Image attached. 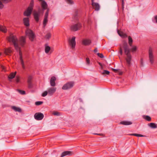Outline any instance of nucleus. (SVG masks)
<instances>
[{
  "instance_id": "1",
  "label": "nucleus",
  "mask_w": 157,
  "mask_h": 157,
  "mask_svg": "<svg viewBox=\"0 0 157 157\" xmlns=\"http://www.w3.org/2000/svg\"><path fill=\"white\" fill-rule=\"evenodd\" d=\"M119 52L121 55L123 54L122 48H123L125 54L127 56L126 59V61L128 64L130 65L131 64V61L132 59L130 52L134 53L137 50V47L136 46H132L131 48H129L127 43L125 41H123L122 44L120 45Z\"/></svg>"
},
{
  "instance_id": "2",
  "label": "nucleus",
  "mask_w": 157,
  "mask_h": 157,
  "mask_svg": "<svg viewBox=\"0 0 157 157\" xmlns=\"http://www.w3.org/2000/svg\"><path fill=\"white\" fill-rule=\"evenodd\" d=\"M33 1H31L29 6L27 10L24 12V15L25 16H29L30 15L33 10Z\"/></svg>"
},
{
  "instance_id": "3",
  "label": "nucleus",
  "mask_w": 157,
  "mask_h": 157,
  "mask_svg": "<svg viewBox=\"0 0 157 157\" xmlns=\"http://www.w3.org/2000/svg\"><path fill=\"white\" fill-rule=\"evenodd\" d=\"M25 34L28 36L29 39L31 41H33L35 37V35L34 32L31 30L28 29L25 31Z\"/></svg>"
},
{
  "instance_id": "4",
  "label": "nucleus",
  "mask_w": 157,
  "mask_h": 157,
  "mask_svg": "<svg viewBox=\"0 0 157 157\" xmlns=\"http://www.w3.org/2000/svg\"><path fill=\"white\" fill-rule=\"evenodd\" d=\"M82 27L81 23L78 22L77 23L72 25L70 27L71 30L72 31H76L80 30Z\"/></svg>"
},
{
  "instance_id": "5",
  "label": "nucleus",
  "mask_w": 157,
  "mask_h": 157,
  "mask_svg": "<svg viewBox=\"0 0 157 157\" xmlns=\"http://www.w3.org/2000/svg\"><path fill=\"white\" fill-rule=\"evenodd\" d=\"M74 85L73 82H69L65 84L62 87V89L63 90H67L72 88Z\"/></svg>"
},
{
  "instance_id": "6",
  "label": "nucleus",
  "mask_w": 157,
  "mask_h": 157,
  "mask_svg": "<svg viewBox=\"0 0 157 157\" xmlns=\"http://www.w3.org/2000/svg\"><path fill=\"white\" fill-rule=\"evenodd\" d=\"M8 41L10 42H12L13 45H16V43L18 42V39L15 36L12 34L10 35L7 38Z\"/></svg>"
},
{
  "instance_id": "7",
  "label": "nucleus",
  "mask_w": 157,
  "mask_h": 157,
  "mask_svg": "<svg viewBox=\"0 0 157 157\" xmlns=\"http://www.w3.org/2000/svg\"><path fill=\"white\" fill-rule=\"evenodd\" d=\"M149 58L151 64H152L154 61V58L152 52V48L150 47L149 49Z\"/></svg>"
},
{
  "instance_id": "8",
  "label": "nucleus",
  "mask_w": 157,
  "mask_h": 157,
  "mask_svg": "<svg viewBox=\"0 0 157 157\" xmlns=\"http://www.w3.org/2000/svg\"><path fill=\"white\" fill-rule=\"evenodd\" d=\"M34 18L36 22H38L39 20V18L40 16V11H34L33 13Z\"/></svg>"
},
{
  "instance_id": "9",
  "label": "nucleus",
  "mask_w": 157,
  "mask_h": 157,
  "mask_svg": "<svg viewBox=\"0 0 157 157\" xmlns=\"http://www.w3.org/2000/svg\"><path fill=\"white\" fill-rule=\"evenodd\" d=\"M75 37L73 36L71 39H69L68 41L69 45L71 46L72 49H74L75 46L76 42L75 41Z\"/></svg>"
},
{
  "instance_id": "10",
  "label": "nucleus",
  "mask_w": 157,
  "mask_h": 157,
  "mask_svg": "<svg viewBox=\"0 0 157 157\" xmlns=\"http://www.w3.org/2000/svg\"><path fill=\"white\" fill-rule=\"evenodd\" d=\"M34 117L37 120H41L44 118V115L41 113H36L34 114Z\"/></svg>"
},
{
  "instance_id": "11",
  "label": "nucleus",
  "mask_w": 157,
  "mask_h": 157,
  "mask_svg": "<svg viewBox=\"0 0 157 157\" xmlns=\"http://www.w3.org/2000/svg\"><path fill=\"white\" fill-rule=\"evenodd\" d=\"M49 11V9H47L44 15V18L43 21V25L44 27L46 25L48 21V15Z\"/></svg>"
},
{
  "instance_id": "12",
  "label": "nucleus",
  "mask_w": 157,
  "mask_h": 157,
  "mask_svg": "<svg viewBox=\"0 0 157 157\" xmlns=\"http://www.w3.org/2000/svg\"><path fill=\"white\" fill-rule=\"evenodd\" d=\"M91 40L89 39H83L82 41V44L85 46H88L91 44Z\"/></svg>"
},
{
  "instance_id": "13",
  "label": "nucleus",
  "mask_w": 157,
  "mask_h": 157,
  "mask_svg": "<svg viewBox=\"0 0 157 157\" xmlns=\"http://www.w3.org/2000/svg\"><path fill=\"white\" fill-rule=\"evenodd\" d=\"M56 90V88L54 87H50L48 89V93L49 95L52 96L55 93Z\"/></svg>"
},
{
  "instance_id": "14",
  "label": "nucleus",
  "mask_w": 157,
  "mask_h": 157,
  "mask_svg": "<svg viewBox=\"0 0 157 157\" xmlns=\"http://www.w3.org/2000/svg\"><path fill=\"white\" fill-rule=\"evenodd\" d=\"M19 55L20 56V61H21V65H22V67L23 69H24L25 68V66L23 60V59H22V53L21 51L20 50H19Z\"/></svg>"
},
{
  "instance_id": "15",
  "label": "nucleus",
  "mask_w": 157,
  "mask_h": 157,
  "mask_svg": "<svg viewBox=\"0 0 157 157\" xmlns=\"http://www.w3.org/2000/svg\"><path fill=\"white\" fill-rule=\"evenodd\" d=\"M56 79V78L55 76H52L50 80V84L51 86L54 87L56 86L55 81Z\"/></svg>"
},
{
  "instance_id": "16",
  "label": "nucleus",
  "mask_w": 157,
  "mask_h": 157,
  "mask_svg": "<svg viewBox=\"0 0 157 157\" xmlns=\"http://www.w3.org/2000/svg\"><path fill=\"white\" fill-rule=\"evenodd\" d=\"M26 42L25 37L21 36L19 39V43L21 46H23Z\"/></svg>"
},
{
  "instance_id": "17",
  "label": "nucleus",
  "mask_w": 157,
  "mask_h": 157,
  "mask_svg": "<svg viewBox=\"0 0 157 157\" xmlns=\"http://www.w3.org/2000/svg\"><path fill=\"white\" fill-rule=\"evenodd\" d=\"M92 5L95 10L98 11L99 10L100 6L98 3L95 2L92 3Z\"/></svg>"
},
{
  "instance_id": "18",
  "label": "nucleus",
  "mask_w": 157,
  "mask_h": 157,
  "mask_svg": "<svg viewBox=\"0 0 157 157\" xmlns=\"http://www.w3.org/2000/svg\"><path fill=\"white\" fill-rule=\"evenodd\" d=\"M24 25L26 26H29V20L28 18H24L23 20Z\"/></svg>"
},
{
  "instance_id": "19",
  "label": "nucleus",
  "mask_w": 157,
  "mask_h": 157,
  "mask_svg": "<svg viewBox=\"0 0 157 157\" xmlns=\"http://www.w3.org/2000/svg\"><path fill=\"white\" fill-rule=\"evenodd\" d=\"M72 155V152L69 151H66L63 152L61 155V157H63L67 155Z\"/></svg>"
},
{
  "instance_id": "20",
  "label": "nucleus",
  "mask_w": 157,
  "mask_h": 157,
  "mask_svg": "<svg viewBox=\"0 0 157 157\" xmlns=\"http://www.w3.org/2000/svg\"><path fill=\"white\" fill-rule=\"evenodd\" d=\"M120 124L124 125H128L132 124V122L130 121H123L121 122Z\"/></svg>"
},
{
  "instance_id": "21",
  "label": "nucleus",
  "mask_w": 157,
  "mask_h": 157,
  "mask_svg": "<svg viewBox=\"0 0 157 157\" xmlns=\"http://www.w3.org/2000/svg\"><path fill=\"white\" fill-rule=\"evenodd\" d=\"M41 3V6L43 10H46L47 9L48 5L46 2L44 1H42Z\"/></svg>"
},
{
  "instance_id": "22",
  "label": "nucleus",
  "mask_w": 157,
  "mask_h": 157,
  "mask_svg": "<svg viewBox=\"0 0 157 157\" xmlns=\"http://www.w3.org/2000/svg\"><path fill=\"white\" fill-rule=\"evenodd\" d=\"M117 33L119 36L123 38H125L127 36V34L122 32L118 30Z\"/></svg>"
},
{
  "instance_id": "23",
  "label": "nucleus",
  "mask_w": 157,
  "mask_h": 157,
  "mask_svg": "<svg viewBox=\"0 0 157 157\" xmlns=\"http://www.w3.org/2000/svg\"><path fill=\"white\" fill-rule=\"evenodd\" d=\"M17 73V72L16 71L14 72L11 73L9 75L8 78L9 79H12L14 78Z\"/></svg>"
},
{
  "instance_id": "24",
  "label": "nucleus",
  "mask_w": 157,
  "mask_h": 157,
  "mask_svg": "<svg viewBox=\"0 0 157 157\" xmlns=\"http://www.w3.org/2000/svg\"><path fill=\"white\" fill-rule=\"evenodd\" d=\"M128 43L130 47L132 46L133 44V40L132 38L130 36H129L128 37Z\"/></svg>"
},
{
  "instance_id": "25",
  "label": "nucleus",
  "mask_w": 157,
  "mask_h": 157,
  "mask_svg": "<svg viewBox=\"0 0 157 157\" xmlns=\"http://www.w3.org/2000/svg\"><path fill=\"white\" fill-rule=\"evenodd\" d=\"M0 30L4 33H6L7 31V29L6 27L0 25Z\"/></svg>"
},
{
  "instance_id": "26",
  "label": "nucleus",
  "mask_w": 157,
  "mask_h": 157,
  "mask_svg": "<svg viewBox=\"0 0 157 157\" xmlns=\"http://www.w3.org/2000/svg\"><path fill=\"white\" fill-rule=\"evenodd\" d=\"M51 49V48L47 44L45 45V52L46 53H48Z\"/></svg>"
},
{
  "instance_id": "27",
  "label": "nucleus",
  "mask_w": 157,
  "mask_h": 157,
  "mask_svg": "<svg viewBox=\"0 0 157 157\" xmlns=\"http://www.w3.org/2000/svg\"><path fill=\"white\" fill-rule=\"evenodd\" d=\"M148 125L150 127L153 128H155L157 127L156 124L153 123H150L148 124Z\"/></svg>"
},
{
  "instance_id": "28",
  "label": "nucleus",
  "mask_w": 157,
  "mask_h": 157,
  "mask_svg": "<svg viewBox=\"0 0 157 157\" xmlns=\"http://www.w3.org/2000/svg\"><path fill=\"white\" fill-rule=\"evenodd\" d=\"M4 52L6 54L9 55L11 53L12 51L10 48H8L6 49Z\"/></svg>"
},
{
  "instance_id": "29",
  "label": "nucleus",
  "mask_w": 157,
  "mask_h": 157,
  "mask_svg": "<svg viewBox=\"0 0 157 157\" xmlns=\"http://www.w3.org/2000/svg\"><path fill=\"white\" fill-rule=\"evenodd\" d=\"M112 71L115 73H119V74L121 75L122 74V71H120L119 69H116L114 68H112Z\"/></svg>"
},
{
  "instance_id": "30",
  "label": "nucleus",
  "mask_w": 157,
  "mask_h": 157,
  "mask_svg": "<svg viewBox=\"0 0 157 157\" xmlns=\"http://www.w3.org/2000/svg\"><path fill=\"white\" fill-rule=\"evenodd\" d=\"M130 136H134L137 137H144V136L142 135L136 134V133H132V134H128Z\"/></svg>"
},
{
  "instance_id": "31",
  "label": "nucleus",
  "mask_w": 157,
  "mask_h": 157,
  "mask_svg": "<svg viewBox=\"0 0 157 157\" xmlns=\"http://www.w3.org/2000/svg\"><path fill=\"white\" fill-rule=\"evenodd\" d=\"M13 109L16 111H17L19 112H21V109L18 107H17L15 106H13Z\"/></svg>"
},
{
  "instance_id": "32",
  "label": "nucleus",
  "mask_w": 157,
  "mask_h": 157,
  "mask_svg": "<svg viewBox=\"0 0 157 157\" xmlns=\"http://www.w3.org/2000/svg\"><path fill=\"white\" fill-rule=\"evenodd\" d=\"M33 78V76L31 75L28 76L27 78V82H32V79Z\"/></svg>"
},
{
  "instance_id": "33",
  "label": "nucleus",
  "mask_w": 157,
  "mask_h": 157,
  "mask_svg": "<svg viewBox=\"0 0 157 157\" xmlns=\"http://www.w3.org/2000/svg\"><path fill=\"white\" fill-rule=\"evenodd\" d=\"M144 118L147 121H151V117L148 116H144Z\"/></svg>"
},
{
  "instance_id": "34",
  "label": "nucleus",
  "mask_w": 157,
  "mask_h": 157,
  "mask_svg": "<svg viewBox=\"0 0 157 157\" xmlns=\"http://www.w3.org/2000/svg\"><path fill=\"white\" fill-rule=\"evenodd\" d=\"M110 74V72L109 71L106 70H104L103 71V72L101 73V74L103 75H109Z\"/></svg>"
},
{
  "instance_id": "35",
  "label": "nucleus",
  "mask_w": 157,
  "mask_h": 157,
  "mask_svg": "<svg viewBox=\"0 0 157 157\" xmlns=\"http://www.w3.org/2000/svg\"><path fill=\"white\" fill-rule=\"evenodd\" d=\"M51 34L50 33H47L46 35L45 36V38L47 39H48L51 37Z\"/></svg>"
},
{
  "instance_id": "36",
  "label": "nucleus",
  "mask_w": 157,
  "mask_h": 157,
  "mask_svg": "<svg viewBox=\"0 0 157 157\" xmlns=\"http://www.w3.org/2000/svg\"><path fill=\"white\" fill-rule=\"evenodd\" d=\"M53 114L55 116H59L60 115V113L57 111H54L53 113Z\"/></svg>"
},
{
  "instance_id": "37",
  "label": "nucleus",
  "mask_w": 157,
  "mask_h": 157,
  "mask_svg": "<svg viewBox=\"0 0 157 157\" xmlns=\"http://www.w3.org/2000/svg\"><path fill=\"white\" fill-rule=\"evenodd\" d=\"M74 19L75 20H77L78 19V13L77 12H75L74 15Z\"/></svg>"
},
{
  "instance_id": "38",
  "label": "nucleus",
  "mask_w": 157,
  "mask_h": 157,
  "mask_svg": "<svg viewBox=\"0 0 157 157\" xmlns=\"http://www.w3.org/2000/svg\"><path fill=\"white\" fill-rule=\"evenodd\" d=\"M15 80L16 83H18L20 82V77L19 76H17L16 77Z\"/></svg>"
},
{
  "instance_id": "39",
  "label": "nucleus",
  "mask_w": 157,
  "mask_h": 157,
  "mask_svg": "<svg viewBox=\"0 0 157 157\" xmlns=\"http://www.w3.org/2000/svg\"><path fill=\"white\" fill-rule=\"evenodd\" d=\"M18 92L21 94H25V91L21 90H18Z\"/></svg>"
},
{
  "instance_id": "40",
  "label": "nucleus",
  "mask_w": 157,
  "mask_h": 157,
  "mask_svg": "<svg viewBox=\"0 0 157 157\" xmlns=\"http://www.w3.org/2000/svg\"><path fill=\"white\" fill-rule=\"evenodd\" d=\"M3 3H7L11 1L12 0H1Z\"/></svg>"
},
{
  "instance_id": "41",
  "label": "nucleus",
  "mask_w": 157,
  "mask_h": 157,
  "mask_svg": "<svg viewBox=\"0 0 157 157\" xmlns=\"http://www.w3.org/2000/svg\"><path fill=\"white\" fill-rule=\"evenodd\" d=\"M48 94V91H44L42 94V96L43 97H45L47 94Z\"/></svg>"
},
{
  "instance_id": "42",
  "label": "nucleus",
  "mask_w": 157,
  "mask_h": 157,
  "mask_svg": "<svg viewBox=\"0 0 157 157\" xmlns=\"http://www.w3.org/2000/svg\"><path fill=\"white\" fill-rule=\"evenodd\" d=\"M28 84V87L29 88H31L33 87L32 82H27Z\"/></svg>"
},
{
  "instance_id": "43",
  "label": "nucleus",
  "mask_w": 157,
  "mask_h": 157,
  "mask_svg": "<svg viewBox=\"0 0 157 157\" xmlns=\"http://www.w3.org/2000/svg\"><path fill=\"white\" fill-rule=\"evenodd\" d=\"M43 102L41 101H38L35 102V104L36 105H40L42 104Z\"/></svg>"
},
{
  "instance_id": "44",
  "label": "nucleus",
  "mask_w": 157,
  "mask_h": 157,
  "mask_svg": "<svg viewBox=\"0 0 157 157\" xmlns=\"http://www.w3.org/2000/svg\"><path fill=\"white\" fill-rule=\"evenodd\" d=\"M2 2L1 0H0V9H2L4 7V5L2 4Z\"/></svg>"
},
{
  "instance_id": "45",
  "label": "nucleus",
  "mask_w": 157,
  "mask_h": 157,
  "mask_svg": "<svg viewBox=\"0 0 157 157\" xmlns=\"http://www.w3.org/2000/svg\"><path fill=\"white\" fill-rule=\"evenodd\" d=\"M86 63L87 65H89L90 63V60L89 58L87 57L86 58Z\"/></svg>"
},
{
  "instance_id": "46",
  "label": "nucleus",
  "mask_w": 157,
  "mask_h": 157,
  "mask_svg": "<svg viewBox=\"0 0 157 157\" xmlns=\"http://www.w3.org/2000/svg\"><path fill=\"white\" fill-rule=\"evenodd\" d=\"M67 3L69 4H72L73 2L72 0H66Z\"/></svg>"
},
{
  "instance_id": "47",
  "label": "nucleus",
  "mask_w": 157,
  "mask_h": 157,
  "mask_svg": "<svg viewBox=\"0 0 157 157\" xmlns=\"http://www.w3.org/2000/svg\"><path fill=\"white\" fill-rule=\"evenodd\" d=\"M14 45V46L15 47V48L16 50H18L19 49V48L18 45V42L16 43V45Z\"/></svg>"
},
{
  "instance_id": "48",
  "label": "nucleus",
  "mask_w": 157,
  "mask_h": 157,
  "mask_svg": "<svg viewBox=\"0 0 157 157\" xmlns=\"http://www.w3.org/2000/svg\"><path fill=\"white\" fill-rule=\"evenodd\" d=\"M97 55L98 56L101 58H103L104 57V56L102 53H98Z\"/></svg>"
},
{
  "instance_id": "49",
  "label": "nucleus",
  "mask_w": 157,
  "mask_h": 157,
  "mask_svg": "<svg viewBox=\"0 0 157 157\" xmlns=\"http://www.w3.org/2000/svg\"><path fill=\"white\" fill-rule=\"evenodd\" d=\"M122 7V10H124V1L121 2Z\"/></svg>"
},
{
  "instance_id": "50",
  "label": "nucleus",
  "mask_w": 157,
  "mask_h": 157,
  "mask_svg": "<svg viewBox=\"0 0 157 157\" xmlns=\"http://www.w3.org/2000/svg\"><path fill=\"white\" fill-rule=\"evenodd\" d=\"M140 64L141 65L143 66V60L142 58L140 59Z\"/></svg>"
},
{
  "instance_id": "51",
  "label": "nucleus",
  "mask_w": 157,
  "mask_h": 157,
  "mask_svg": "<svg viewBox=\"0 0 157 157\" xmlns=\"http://www.w3.org/2000/svg\"><path fill=\"white\" fill-rule=\"evenodd\" d=\"M154 19L155 20L156 23H157V15H156L155 16Z\"/></svg>"
},
{
  "instance_id": "52",
  "label": "nucleus",
  "mask_w": 157,
  "mask_h": 157,
  "mask_svg": "<svg viewBox=\"0 0 157 157\" xmlns=\"http://www.w3.org/2000/svg\"><path fill=\"white\" fill-rule=\"evenodd\" d=\"M98 51V49H97V48H95L94 49V51L95 53H96V52H97Z\"/></svg>"
},
{
  "instance_id": "53",
  "label": "nucleus",
  "mask_w": 157,
  "mask_h": 157,
  "mask_svg": "<svg viewBox=\"0 0 157 157\" xmlns=\"http://www.w3.org/2000/svg\"><path fill=\"white\" fill-rule=\"evenodd\" d=\"M94 134L95 135H99V136H103V134H102V133H99V134L95 133Z\"/></svg>"
},
{
  "instance_id": "54",
  "label": "nucleus",
  "mask_w": 157,
  "mask_h": 157,
  "mask_svg": "<svg viewBox=\"0 0 157 157\" xmlns=\"http://www.w3.org/2000/svg\"><path fill=\"white\" fill-rule=\"evenodd\" d=\"M1 67L3 70H4L5 69V67L3 65H1Z\"/></svg>"
},
{
  "instance_id": "55",
  "label": "nucleus",
  "mask_w": 157,
  "mask_h": 157,
  "mask_svg": "<svg viewBox=\"0 0 157 157\" xmlns=\"http://www.w3.org/2000/svg\"><path fill=\"white\" fill-rule=\"evenodd\" d=\"M99 64L100 65V66H101V69H102V65L101 63H99Z\"/></svg>"
},
{
  "instance_id": "56",
  "label": "nucleus",
  "mask_w": 157,
  "mask_h": 157,
  "mask_svg": "<svg viewBox=\"0 0 157 157\" xmlns=\"http://www.w3.org/2000/svg\"><path fill=\"white\" fill-rule=\"evenodd\" d=\"M91 1L92 3H94V0H91Z\"/></svg>"
},
{
  "instance_id": "57",
  "label": "nucleus",
  "mask_w": 157,
  "mask_h": 157,
  "mask_svg": "<svg viewBox=\"0 0 157 157\" xmlns=\"http://www.w3.org/2000/svg\"><path fill=\"white\" fill-rule=\"evenodd\" d=\"M38 0L40 1H43V0Z\"/></svg>"
},
{
  "instance_id": "58",
  "label": "nucleus",
  "mask_w": 157,
  "mask_h": 157,
  "mask_svg": "<svg viewBox=\"0 0 157 157\" xmlns=\"http://www.w3.org/2000/svg\"><path fill=\"white\" fill-rule=\"evenodd\" d=\"M121 1L122 2L123 1H124V0H121Z\"/></svg>"
}]
</instances>
